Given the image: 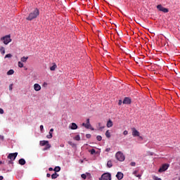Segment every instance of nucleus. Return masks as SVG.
Instances as JSON below:
<instances>
[{"label": "nucleus", "mask_w": 180, "mask_h": 180, "mask_svg": "<svg viewBox=\"0 0 180 180\" xmlns=\"http://www.w3.org/2000/svg\"><path fill=\"white\" fill-rule=\"evenodd\" d=\"M40 15V12L37 8H35L33 11H32L29 15L26 18L27 20H33V19H36L37 16Z\"/></svg>", "instance_id": "nucleus-1"}, {"label": "nucleus", "mask_w": 180, "mask_h": 180, "mask_svg": "<svg viewBox=\"0 0 180 180\" xmlns=\"http://www.w3.org/2000/svg\"><path fill=\"white\" fill-rule=\"evenodd\" d=\"M18 157V153H10L8 154V155L7 156L8 160V164H13V161H15V160H16V158Z\"/></svg>", "instance_id": "nucleus-2"}, {"label": "nucleus", "mask_w": 180, "mask_h": 180, "mask_svg": "<svg viewBox=\"0 0 180 180\" xmlns=\"http://www.w3.org/2000/svg\"><path fill=\"white\" fill-rule=\"evenodd\" d=\"M1 41H3L4 44H9V43L12 41V39H11V35H6L1 37Z\"/></svg>", "instance_id": "nucleus-3"}, {"label": "nucleus", "mask_w": 180, "mask_h": 180, "mask_svg": "<svg viewBox=\"0 0 180 180\" xmlns=\"http://www.w3.org/2000/svg\"><path fill=\"white\" fill-rule=\"evenodd\" d=\"M157 9L160 11V12H163L164 13H168L169 12L168 8L163 7L161 4L157 6Z\"/></svg>", "instance_id": "nucleus-4"}, {"label": "nucleus", "mask_w": 180, "mask_h": 180, "mask_svg": "<svg viewBox=\"0 0 180 180\" xmlns=\"http://www.w3.org/2000/svg\"><path fill=\"white\" fill-rule=\"evenodd\" d=\"M115 158L118 160V161H123L124 160V155H123L122 153V152H117L115 155Z\"/></svg>", "instance_id": "nucleus-5"}, {"label": "nucleus", "mask_w": 180, "mask_h": 180, "mask_svg": "<svg viewBox=\"0 0 180 180\" xmlns=\"http://www.w3.org/2000/svg\"><path fill=\"white\" fill-rule=\"evenodd\" d=\"M101 180H112V175L110 173H104L101 176Z\"/></svg>", "instance_id": "nucleus-6"}, {"label": "nucleus", "mask_w": 180, "mask_h": 180, "mask_svg": "<svg viewBox=\"0 0 180 180\" xmlns=\"http://www.w3.org/2000/svg\"><path fill=\"white\" fill-rule=\"evenodd\" d=\"M169 167V165L164 164L159 169L158 172H164L168 169Z\"/></svg>", "instance_id": "nucleus-7"}, {"label": "nucleus", "mask_w": 180, "mask_h": 180, "mask_svg": "<svg viewBox=\"0 0 180 180\" xmlns=\"http://www.w3.org/2000/svg\"><path fill=\"white\" fill-rule=\"evenodd\" d=\"M132 136L133 137H139L140 132L136 129V128H131Z\"/></svg>", "instance_id": "nucleus-8"}, {"label": "nucleus", "mask_w": 180, "mask_h": 180, "mask_svg": "<svg viewBox=\"0 0 180 180\" xmlns=\"http://www.w3.org/2000/svg\"><path fill=\"white\" fill-rule=\"evenodd\" d=\"M124 105H130L131 103V98L129 97H125L122 101Z\"/></svg>", "instance_id": "nucleus-9"}, {"label": "nucleus", "mask_w": 180, "mask_h": 180, "mask_svg": "<svg viewBox=\"0 0 180 180\" xmlns=\"http://www.w3.org/2000/svg\"><path fill=\"white\" fill-rule=\"evenodd\" d=\"M123 176H124L123 173L120 172H118L116 174V177L117 178L118 180L123 179Z\"/></svg>", "instance_id": "nucleus-10"}, {"label": "nucleus", "mask_w": 180, "mask_h": 180, "mask_svg": "<svg viewBox=\"0 0 180 180\" xmlns=\"http://www.w3.org/2000/svg\"><path fill=\"white\" fill-rule=\"evenodd\" d=\"M70 127L71 130H77V129H78V125H77V124H75V122H72Z\"/></svg>", "instance_id": "nucleus-11"}, {"label": "nucleus", "mask_w": 180, "mask_h": 180, "mask_svg": "<svg viewBox=\"0 0 180 180\" xmlns=\"http://www.w3.org/2000/svg\"><path fill=\"white\" fill-rule=\"evenodd\" d=\"M34 91H39L41 89V86L39 84H34Z\"/></svg>", "instance_id": "nucleus-12"}, {"label": "nucleus", "mask_w": 180, "mask_h": 180, "mask_svg": "<svg viewBox=\"0 0 180 180\" xmlns=\"http://www.w3.org/2000/svg\"><path fill=\"white\" fill-rule=\"evenodd\" d=\"M54 131V129H51L49 131V135L46 136L47 139H53V132Z\"/></svg>", "instance_id": "nucleus-13"}, {"label": "nucleus", "mask_w": 180, "mask_h": 180, "mask_svg": "<svg viewBox=\"0 0 180 180\" xmlns=\"http://www.w3.org/2000/svg\"><path fill=\"white\" fill-rule=\"evenodd\" d=\"M18 164H20V165H25V164H26V160H25L23 158H21L18 160Z\"/></svg>", "instance_id": "nucleus-14"}, {"label": "nucleus", "mask_w": 180, "mask_h": 180, "mask_svg": "<svg viewBox=\"0 0 180 180\" xmlns=\"http://www.w3.org/2000/svg\"><path fill=\"white\" fill-rule=\"evenodd\" d=\"M113 126V122H112V120H109L107 122V127H112Z\"/></svg>", "instance_id": "nucleus-15"}, {"label": "nucleus", "mask_w": 180, "mask_h": 180, "mask_svg": "<svg viewBox=\"0 0 180 180\" xmlns=\"http://www.w3.org/2000/svg\"><path fill=\"white\" fill-rule=\"evenodd\" d=\"M59 175L58 174H57V172H55L54 174H53L51 175V178L52 179H57V178H58Z\"/></svg>", "instance_id": "nucleus-16"}, {"label": "nucleus", "mask_w": 180, "mask_h": 180, "mask_svg": "<svg viewBox=\"0 0 180 180\" xmlns=\"http://www.w3.org/2000/svg\"><path fill=\"white\" fill-rule=\"evenodd\" d=\"M49 143V141H41L40 142H39V144H40V146H46V144H47Z\"/></svg>", "instance_id": "nucleus-17"}, {"label": "nucleus", "mask_w": 180, "mask_h": 180, "mask_svg": "<svg viewBox=\"0 0 180 180\" xmlns=\"http://www.w3.org/2000/svg\"><path fill=\"white\" fill-rule=\"evenodd\" d=\"M56 68H57V65L53 63V66L50 68L51 71H56Z\"/></svg>", "instance_id": "nucleus-18"}, {"label": "nucleus", "mask_w": 180, "mask_h": 180, "mask_svg": "<svg viewBox=\"0 0 180 180\" xmlns=\"http://www.w3.org/2000/svg\"><path fill=\"white\" fill-rule=\"evenodd\" d=\"M107 167L108 168H112V167H113V164L112 163V162L110 160L108 161L107 162Z\"/></svg>", "instance_id": "nucleus-19"}, {"label": "nucleus", "mask_w": 180, "mask_h": 180, "mask_svg": "<svg viewBox=\"0 0 180 180\" xmlns=\"http://www.w3.org/2000/svg\"><path fill=\"white\" fill-rule=\"evenodd\" d=\"M82 126H84V127H85L86 129H89L91 127V124H88V123H83Z\"/></svg>", "instance_id": "nucleus-20"}, {"label": "nucleus", "mask_w": 180, "mask_h": 180, "mask_svg": "<svg viewBox=\"0 0 180 180\" xmlns=\"http://www.w3.org/2000/svg\"><path fill=\"white\" fill-rule=\"evenodd\" d=\"M53 171H55V172H60V171H61V167L57 166L53 169Z\"/></svg>", "instance_id": "nucleus-21"}, {"label": "nucleus", "mask_w": 180, "mask_h": 180, "mask_svg": "<svg viewBox=\"0 0 180 180\" xmlns=\"http://www.w3.org/2000/svg\"><path fill=\"white\" fill-rule=\"evenodd\" d=\"M15 71L13 70H10L7 72V75H13Z\"/></svg>", "instance_id": "nucleus-22"}, {"label": "nucleus", "mask_w": 180, "mask_h": 180, "mask_svg": "<svg viewBox=\"0 0 180 180\" xmlns=\"http://www.w3.org/2000/svg\"><path fill=\"white\" fill-rule=\"evenodd\" d=\"M29 58V57H22V58H21V61L22 62V63H26L27 61V59Z\"/></svg>", "instance_id": "nucleus-23"}, {"label": "nucleus", "mask_w": 180, "mask_h": 180, "mask_svg": "<svg viewBox=\"0 0 180 180\" xmlns=\"http://www.w3.org/2000/svg\"><path fill=\"white\" fill-rule=\"evenodd\" d=\"M105 136L107 137V139H110V132H109V130L106 131Z\"/></svg>", "instance_id": "nucleus-24"}, {"label": "nucleus", "mask_w": 180, "mask_h": 180, "mask_svg": "<svg viewBox=\"0 0 180 180\" xmlns=\"http://www.w3.org/2000/svg\"><path fill=\"white\" fill-rule=\"evenodd\" d=\"M75 140H76L77 141H79V140H81V137L79 136V135H77L75 137Z\"/></svg>", "instance_id": "nucleus-25"}, {"label": "nucleus", "mask_w": 180, "mask_h": 180, "mask_svg": "<svg viewBox=\"0 0 180 180\" xmlns=\"http://www.w3.org/2000/svg\"><path fill=\"white\" fill-rule=\"evenodd\" d=\"M51 148V146L48 143L47 144H46V148H44V150H49V148Z\"/></svg>", "instance_id": "nucleus-26"}, {"label": "nucleus", "mask_w": 180, "mask_h": 180, "mask_svg": "<svg viewBox=\"0 0 180 180\" xmlns=\"http://www.w3.org/2000/svg\"><path fill=\"white\" fill-rule=\"evenodd\" d=\"M0 51H1V54H5V48L1 47L0 49Z\"/></svg>", "instance_id": "nucleus-27"}, {"label": "nucleus", "mask_w": 180, "mask_h": 180, "mask_svg": "<svg viewBox=\"0 0 180 180\" xmlns=\"http://www.w3.org/2000/svg\"><path fill=\"white\" fill-rule=\"evenodd\" d=\"M96 139L98 141H102V136L98 135L97 136Z\"/></svg>", "instance_id": "nucleus-28"}, {"label": "nucleus", "mask_w": 180, "mask_h": 180, "mask_svg": "<svg viewBox=\"0 0 180 180\" xmlns=\"http://www.w3.org/2000/svg\"><path fill=\"white\" fill-rule=\"evenodd\" d=\"M18 67H20V68H23V63L22 62H18Z\"/></svg>", "instance_id": "nucleus-29"}, {"label": "nucleus", "mask_w": 180, "mask_h": 180, "mask_svg": "<svg viewBox=\"0 0 180 180\" xmlns=\"http://www.w3.org/2000/svg\"><path fill=\"white\" fill-rule=\"evenodd\" d=\"M8 89H9V91H12V89H13V84H11L9 85Z\"/></svg>", "instance_id": "nucleus-30"}, {"label": "nucleus", "mask_w": 180, "mask_h": 180, "mask_svg": "<svg viewBox=\"0 0 180 180\" xmlns=\"http://www.w3.org/2000/svg\"><path fill=\"white\" fill-rule=\"evenodd\" d=\"M11 57H12V54L8 53V54L6 55L5 58H11Z\"/></svg>", "instance_id": "nucleus-31"}, {"label": "nucleus", "mask_w": 180, "mask_h": 180, "mask_svg": "<svg viewBox=\"0 0 180 180\" xmlns=\"http://www.w3.org/2000/svg\"><path fill=\"white\" fill-rule=\"evenodd\" d=\"M68 144H69L70 146H72V147L75 146V143H72V141H68Z\"/></svg>", "instance_id": "nucleus-32"}, {"label": "nucleus", "mask_w": 180, "mask_h": 180, "mask_svg": "<svg viewBox=\"0 0 180 180\" xmlns=\"http://www.w3.org/2000/svg\"><path fill=\"white\" fill-rule=\"evenodd\" d=\"M90 153H91V154L92 155H94V154H95V153H96L95 149H91V150H90Z\"/></svg>", "instance_id": "nucleus-33"}, {"label": "nucleus", "mask_w": 180, "mask_h": 180, "mask_svg": "<svg viewBox=\"0 0 180 180\" xmlns=\"http://www.w3.org/2000/svg\"><path fill=\"white\" fill-rule=\"evenodd\" d=\"M81 176H82V178L83 179H86V174H83L81 175Z\"/></svg>", "instance_id": "nucleus-34"}, {"label": "nucleus", "mask_w": 180, "mask_h": 180, "mask_svg": "<svg viewBox=\"0 0 180 180\" xmlns=\"http://www.w3.org/2000/svg\"><path fill=\"white\" fill-rule=\"evenodd\" d=\"M98 126H99V130H103V129H105V127H101V123H98Z\"/></svg>", "instance_id": "nucleus-35"}, {"label": "nucleus", "mask_w": 180, "mask_h": 180, "mask_svg": "<svg viewBox=\"0 0 180 180\" xmlns=\"http://www.w3.org/2000/svg\"><path fill=\"white\" fill-rule=\"evenodd\" d=\"M130 165H131V167H136V162H131L130 163Z\"/></svg>", "instance_id": "nucleus-36"}, {"label": "nucleus", "mask_w": 180, "mask_h": 180, "mask_svg": "<svg viewBox=\"0 0 180 180\" xmlns=\"http://www.w3.org/2000/svg\"><path fill=\"white\" fill-rule=\"evenodd\" d=\"M123 134H124V136H127L129 134V131L125 130V131H124Z\"/></svg>", "instance_id": "nucleus-37"}, {"label": "nucleus", "mask_w": 180, "mask_h": 180, "mask_svg": "<svg viewBox=\"0 0 180 180\" xmlns=\"http://www.w3.org/2000/svg\"><path fill=\"white\" fill-rule=\"evenodd\" d=\"M4 109L0 108V115H4Z\"/></svg>", "instance_id": "nucleus-38"}, {"label": "nucleus", "mask_w": 180, "mask_h": 180, "mask_svg": "<svg viewBox=\"0 0 180 180\" xmlns=\"http://www.w3.org/2000/svg\"><path fill=\"white\" fill-rule=\"evenodd\" d=\"M39 129H40V131H43V129H44V127L43 125H41V126L39 127Z\"/></svg>", "instance_id": "nucleus-39"}, {"label": "nucleus", "mask_w": 180, "mask_h": 180, "mask_svg": "<svg viewBox=\"0 0 180 180\" xmlns=\"http://www.w3.org/2000/svg\"><path fill=\"white\" fill-rule=\"evenodd\" d=\"M138 172H139V170H135V171H134L133 174L135 175V176H136V175H137Z\"/></svg>", "instance_id": "nucleus-40"}, {"label": "nucleus", "mask_w": 180, "mask_h": 180, "mask_svg": "<svg viewBox=\"0 0 180 180\" xmlns=\"http://www.w3.org/2000/svg\"><path fill=\"white\" fill-rule=\"evenodd\" d=\"M123 103V101L122 100H119L118 105L120 106Z\"/></svg>", "instance_id": "nucleus-41"}, {"label": "nucleus", "mask_w": 180, "mask_h": 180, "mask_svg": "<svg viewBox=\"0 0 180 180\" xmlns=\"http://www.w3.org/2000/svg\"><path fill=\"white\" fill-rule=\"evenodd\" d=\"M86 139H91V134H87L86 135Z\"/></svg>", "instance_id": "nucleus-42"}, {"label": "nucleus", "mask_w": 180, "mask_h": 180, "mask_svg": "<svg viewBox=\"0 0 180 180\" xmlns=\"http://www.w3.org/2000/svg\"><path fill=\"white\" fill-rule=\"evenodd\" d=\"M4 136L0 135V140L4 141Z\"/></svg>", "instance_id": "nucleus-43"}, {"label": "nucleus", "mask_w": 180, "mask_h": 180, "mask_svg": "<svg viewBox=\"0 0 180 180\" xmlns=\"http://www.w3.org/2000/svg\"><path fill=\"white\" fill-rule=\"evenodd\" d=\"M46 176H47V178H50V176H51V174H46Z\"/></svg>", "instance_id": "nucleus-44"}, {"label": "nucleus", "mask_w": 180, "mask_h": 180, "mask_svg": "<svg viewBox=\"0 0 180 180\" xmlns=\"http://www.w3.org/2000/svg\"><path fill=\"white\" fill-rule=\"evenodd\" d=\"M136 178H139V179H140V178H141V176L140 174L136 175Z\"/></svg>", "instance_id": "nucleus-45"}, {"label": "nucleus", "mask_w": 180, "mask_h": 180, "mask_svg": "<svg viewBox=\"0 0 180 180\" xmlns=\"http://www.w3.org/2000/svg\"><path fill=\"white\" fill-rule=\"evenodd\" d=\"M86 123H87L88 124H91V123L89 122V119H87V120H86Z\"/></svg>", "instance_id": "nucleus-46"}, {"label": "nucleus", "mask_w": 180, "mask_h": 180, "mask_svg": "<svg viewBox=\"0 0 180 180\" xmlns=\"http://www.w3.org/2000/svg\"><path fill=\"white\" fill-rule=\"evenodd\" d=\"M105 151L108 153V152H109V151H110V148H106L105 149Z\"/></svg>", "instance_id": "nucleus-47"}, {"label": "nucleus", "mask_w": 180, "mask_h": 180, "mask_svg": "<svg viewBox=\"0 0 180 180\" xmlns=\"http://www.w3.org/2000/svg\"><path fill=\"white\" fill-rule=\"evenodd\" d=\"M53 170H54V169H53V167H49V171H53Z\"/></svg>", "instance_id": "nucleus-48"}, {"label": "nucleus", "mask_w": 180, "mask_h": 180, "mask_svg": "<svg viewBox=\"0 0 180 180\" xmlns=\"http://www.w3.org/2000/svg\"><path fill=\"white\" fill-rule=\"evenodd\" d=\"M155 180H162V179H161L160 178H158V177H155Z\"/></svg>", "instance_id": "nucleus-49"}, {"label": "nucleus", "mask_w": 180, "mask_h": 180, "mask_svg": "<svg viewBox=\"0 0 180 180\" xmlns=\"http://www.w3.org/2000/svg\"><path fill=\"white\" fill-rule=\"evenodd\" d=\"M2 179H4V176H0V180H2Z\"/></svg>", "instance_id": "nucleus-50"}, {"label": "nucleus", "mask_w": 180, "mask_h": 180, "mask_svg": "<svg viewBox=\"0 0 180 180\" xmlns=\"http://www.w3.org/2000/svg\"><path fill=\"white\" fill-rule=\"evenodd\" d=\"M60 147H64V145H60Z\"/></svg>", "instance_id": "nucleus-51"}, {"label": "nucleus", "mask_w": 180, "mask_h": 180, "mask_svg": "<svg viewBox=\"0 0 180 180\" xmlns=\"http://www.w3.org/2000/svg\"><path fill=\"white\" fill-rule=\"evenodd\" d=\"M1 164H2V161H0V165H1Z\"/></svg>", "instance_id": "nucleus-52"}]
</instances>
